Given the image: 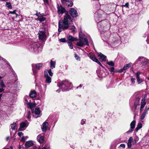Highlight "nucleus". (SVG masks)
Segmentation results:
<instances>
[{"mask_svg": "<svg viewBox=\"0 0 149 149\" xmlns=\"http://www.w3.org/2000/svg\"><path fill=\"white\" fill-rule=\"evenodd\" d=\"M148 25H149V20L148 21Z\"/></svg>", "mask_w": 149, "mask_h": 149, "instance_id": "64", "label": "nucleus"}, {"mask_svg": "<svg viewBox=\"0 0 149 149\" xmlns=\"http://www.w3.org/2000/svg\"><path fill=\"white\" fill-rule=\"evenodd\" d=\"M70 13L73 17H76L78 15L77 11L74 8H72L70 9Z\"/></svg>", "mask_w": 149, "mask_h": 149, "instance_id": "8", "label": "nucleus"}, {"mask_svg": "<svg viewBox=\"0 0 149 149\" xmlns=\"http://www.w3.org/2000/svg\"><path fill=\"white\" fill-rule=\"evenodd\" d=\"M45 4H48V0H43Z\"/></svg>", "mask_w": 149, "mask_h": 149, "instance_id": "52", "label": "nucleus"}, {"mask_svg": "<svg viewBox=\"0 0 149 149\" xmlns=\"http://www.w3.org/2000/svg\"><path fill=\"white\" fill-rule=\"evenodd\" d=\"M68 28L72 30V31H74L76 29L75 26H69V27Z\"/></svg>", "mask_w": 149, "mask_h": 149, "instance_id": "35", "label": "nucleus"}, {"mask_svg": "<svg viewBox=\"0 0 149 149\" xmlns=\"http://www.w3.org/2000/svg\"><path fill=\"white\" fill-rule=\"evenodd\" d=\"M22 140L23 141H25V139L24 137H22Z\"/></svg>", "mask_w": 149, "mask_h": 149, "instance_id": "56", "label": "nucleus"}, {"mask_svg": "<svg viewBox=\"0 0 149 149\" xmlns=\"http://www.w3.org/2000/svg\"><path fill=\"white\" fill-rule=\"evenodd\" d=\"M60 41L62 42H66V39L65 38H61L60 39Z\"/></svg>", "mask_w": 149, "mask_h": 149, "instance_id": "45", "label": "nucleus"}, {"mask_svg": "<svg viewBox=\"0 0 149 149\" xmlns=\"http://www.w3.org/2000/svg\"><path fill=\"white\" fill-rule=\"evenodd\" d=\"M36 15L38 17V18L36 19V20H39L40 22H42L45 20V18L43 17L44 15V14L42 15V14L37 13Z\"/></svg>", "mask_w": 149, "mask_h": 149, "instance_id": "11", "label": "nucleus"}, {"mask_svg": "<svg viewBox=\"0 0 149 149\" xmlns=\"http://www.w3.org/2000/svg\"><path fill=\"white\" fill-rule=\"evenodd\" d=\"M58 86L63 91H68L72 87V84L68 81H61L58 84Z\"/></svg>", "mask_w": 149, "mask_h": 149, "instance_id": "2", "label": "nucleus"}, {"mask_svg": "<svg viewBox=\"0 0 149 149\" xmlns=\"http://www.w3.org/2000/svg\"><path fill=\"white\" fill-rule=\"evenodd\" d=\"M146 113H145L144 112H143V113H142V114L141 116V120H143L144 118L146 116Z\"/></svg>", "mask_w": 149, "mask_h": 149, "instance_id": "36", "label": "nucleus"}, {"mask_svg": "<svg viewBox=\"0 0 149 149\" xmlns=\"http://www.w3.org/2000/svg\"><path fill=\"white\" fill-rule=\"evenodd\" d=\"M124 70L123 69H123H120L119 71V72H123Z\"/></svg>", "mask_w": 149, "mask_h": 149, "instance_id": "57", "label": "nucleus"}, {"mask_svg": "<svg viewBox=\"0 0 149 149\" xmlns=\"http://www.w3.org/2000/svg\"><path fill=\"white\" fill-rule=\"evenodd\" d=\"M27 118L30 119L31 118V113L30 111H28L27 115Z\"/></svg>", "mask_w": 149, "mask_h": 149, "instance_id": "39", "label": "nucleus"}, {"mask_svg": "<svg viewBox=\"0 0 149 149\" xmlns=\"http://www.w3.org/2000/svg\"><path fill=\"white\" fill-rule=\"evenodd\" d=\"M88 56L90 58L92 59V60H93V57L92 56H91L90 54L88 55Z\"/></svg>", "mask_w": 149, "mask_h": 149, "instance_id": "54", "label": "nucleus"}, {"mask_svg": "<svg viewBox=\"0 0 149 149\" xmlns=\"http://www.w3.org/2000/svg\"><path fill=\"white\" fill-rule=\"evenodd\" d=\"M67 42L68 43L70 48L71 49H72L73 48V45L72 42H69V41Z\"/></svg>", "mask_w": 149, "mask_h": 149, "instance_id": "32", "label": "nucleus"}, {"mask_svg": "<svg viewBox=\"0 0 149 149\" xmlns=\"http://www.w3.org/2000/svg\"><path fill=\"white\" fill-rule=\"evenodd\" d=\"M114 68L113 67H112L110 69V71L111 72V73H112V72H114Z\"/></svg>", "mask_w": 149, "mask_h": 149, "instance_id": "47", "label": "nucleus"}, {"mask_svg": "<svg viewBox=\"0 0 149 149\" xmlns=\"http://www.w3.org/2000/svg\"><path fill=\"white\" fill-rule=\"evenodd\" d=\"M129 3H128L127 2V3H126L125 5H123L122 6V7H126L127 8H129Z\"/></svg>", "mask_w": 149, "mask_h": 149, "instance_id": "42", "label": "nucleus"}, {"mask_svg": "<svg viewBox=\"0 0 149 149\" xmlns=\"http://www.w3.org/2000/svg\"><path fill=\"white\" fill-rule=\"evenodd\" d=\"M136 1L138 2L139 1H141V0H135Z\"/></svg>", "mask_w": 149, "mask_h": 149, "instance_id": "61", "label": "nucleus"}, {"mask_svg": "<svg viewBox=\"0 0 149 149\" xmlns=\"http://www.w3.org/2000/svg\"><path fill=\"white\" fill-rule=\"evenodd\" d=\"M44 73L45 77V82L48 84L50 83L51 82V78L48 76V74H49L50 76H52L53 73L52 72L51 70H46L44 71Z\"/></svg>", "mask_w": 149, "mask_h": 149, "instance_id": "5", "label": "nucleus"}, {"mask_svg": "<svg viewBox=\"0 0 149 149\" xmlns=\"http://www.w3.org/2000/svg\"><path fill=\"white\" fill-rule=\"evenodd\" d=\"M3 149H13V147L12 146H10L9 148H4Z\"/></svg>", "mask_w": 149, "mask_h": 149, "instance_id": "55", "label": "nucleus"}, {"mask_svg": "<svg viewBox=\"0 0 149 149\" xmlns=\"http://www.w3.org/2000/svg\"><path fill=\"white\" fill-rule=\"evenodd\" d=\"M56 91L58 93H59L60 92V91L59 90H56Z\"/></svg>", "mask_w": 149, "mask_h": 149, "instance_id": "62", "label": "nucleus"}, {"mask_svg": "<svg viewBox=\"0 0 149 149\" xmlns=\"http://www.w3.org/2000/svg\"><path fill=\"white\" fill-rule=\"evenodd\" d=\"M79 40L77 44V45L79 47H82L84 45H88V42L86 38H83L80 36V33L79 34Z\"/></svg>", "mask_w": 149, "mask_h": 149, "instance_id": "4", "label": "nucleus"}, {"mask_svg": "<svg viewBox=\"0 0 149 149\" xmlns=\"http://www.w3.org/2000/svg\"><path fill=\"white\" fill-rule=\"evenodd\" d=\"M149 110V107H146V108L145 109L144 111V112H145L146 113L148 111V110Z\"/></svg>", "mask_w": 149, "mask_h": 149, "instance_id": "49", "label": "nucleus"}, {"mask_svg": "<svg viewBox=\"0 0 149 149\" xmlns=\"http://www.w3.org/2000/svg\"><path fill=\"white\" fill-rule=\"evenodd\" d=\"M82 85L80 84L79 86L77 87V88H81L82 87Z\"/></svg>", "mask_w": 149, "mask_h": 149, "instance_id": "59", "label": "nucleus"}, {"mask_svg": "<svg viewBox=\"0 0 149 149\" xmlns=\"http://www.w3.org/2000/svg\"><path fill=\"white\" fill-rule=\"evenodd\" d=\"M107 63L108 65H109L111 66H114V63L112 61H110L109 62H108Z\"/></svg>", "mask_w": 149, "mask_h": 149, "instance_id": "37", "label": "nucleus"}, {"mask_svg": "<svg viewBox=\"0 0 149 149\" xmlns=\"http://www.w3.org/2000/svg\"><path fill=\"white\" fill-rule=\"evenodd\" d=\"M137 60L138 61H142V64L143 65H146L148 63V59L144 58L143 57H139Z\"/></svg>", "mask_w": 149, "mask_h": 149, "instance_id": "12", "label": "nucleus"}, {"mask_svg": "<svg viewBox=\"0 0 149 149\" xmlns=\"http://www.w3.org/2000/svg\"><path fill=\"white\" fill-rule=\"evenodd\" d=\"M17 11V10H14L13 11H10L9 14H16V12Z\"/></svg>", "mask_w": 149, "mask_h": 149, "instance_id": "40", "label": "nucleus"}, {"mask_svg": "<svg viewBox=\"0 0 149 149\" xmlns=\"http://www.w3.org/2000/svg\"><path fill=\"white\" fill-rule=\"evenodd\" d=\"M36 66V68L37 70H39L41 68L42 66V64L41 63L37 64L35 65L33 64L32 65V69L33 70V68L35 66Z\"/></svg>", "mask_w": 149, "mask_h": 149, "instance_id": "22", "label": "nucleus"}, {"mask_svg": "<svg viewBox=\"0 0 149 149\" xmlns=\"http://www.w3.org/2000/svg\"><path fill=\"white\" fill-rule=\"evenodd\" d=\"M3 88H0V93L4 91V89ZM2 94H0V100H1V97H2Z\"/></svg>", "mask_w": 149, "mask_h": 149, "instance_id": "41", "label": "nucleus"}, {"mask_svg": "<svg viewBox=\"0 0 149 149\" xmlns=\"http://www.w3.org/2000/svg\"><path fill=\"white\" fill-rule=\"evenodd\" d=\"M6 5V6L9 9H11L13 8V6L10 2H7Z\"/></svg>", "mask_w": 149, "mask_h": 149, "instance_id": "29", "label": "nucleus"}, {"mask_svg": "<svg viewBox=\"0 0 149 149\" xmlns=\"http://www.w3.org/2000/svg\"><path fill=\"white\" fill-rule=\"evenodd\" d=\"M133 141V139L132 137H130L129 140H128V142L132 143Z\"/></svg>", "mask_w": 149, "mask_h": 149, "instance_id": "43", "label": "nucleus"}, {"mask_svg": "<svg viewBox=\"0 0 149 149\" xmlns=\"http://www.w3.org/2000/svg\"><path fill=\"white\" fill-rule=\"evenodd\" d=\"M29 124L27 121L22 122L20 124V127L21 128L26 127Z\"/></svg>", "mask_w": 149, "mask_h": 149, "instance_id": "21", "label": "nucleus"}, {"mask_svg": "<svg viewBox=\"0 0 149 149\" xmlns=\"http://www.w3.org/2000/svg\"><path fill=\"white\" fill-rule=\"evenodd\" d=\"M48 125V123L47 122H44L41 127L42 130L43 132H45L47 129V127Z\"/></svg>", "mask_w": 149, "mask_h": 149, "instance_id": "18", "label": "nucleus"}, {"mask_svg": "<svg viewBox=\"0 0 149 149\" xmlns=\"http://www.w3.org/2000/svg\"><path fill=\"white\" fill-rule=\"evenodd\" d=\"M56 62L55 61H53L51 60L50 62V67L52 69L55 68Z\"/></svg>", "mask_w": 149, "mask_h": 149, "instance_id": "25", "label": "nucleus"}, {"mask_svg": "<svg viewBox=\"0 0 149 149\" xmlns=\"http://www.w3.org/2000/svg\"><path fill=\"white\" fill-rule=\"evenodd\" d=\"M37 95L36 92L35 91H31L29 94L30 96L32 98H33L36 97Z\"/></svg>", "mask_w": 149, "mask_h": 149, "instance_id": "27", "label": "nucleus"}, {"mask_svg": "<svg viewBox=\"0 0 149 149\" xmlns=\"http://www.w3.org/2000/svg\"><path fill=\"white\" fill-rule=\"evenodd\" d=\"M33 145V143L32 141H30L26 142L25 145L26 148H29L32 146Z\"/></svg>", "mask_w": 149, "mask_h": 149, "instance_id": "23", "label": "nucleus"}, {"mask_svg": "<svg viewBox=\"0 0 149 149\" xmlns=\"http://www.w3.org/2000/svg\"><path fill=\"white\" fill-rule=\"evenodd\" d=\"M61 1L62 4L68 7H71L73 5L72 1L70 0H61Z\"/></svg>", "mask_w": 149, "mask_h": 149, "instance_id": "7", "label": "nucleus"}, {"mask_svg": "<svg viewBox=\"0 0 149 149\" xmlns=\"http://www.w3.org/2000/svg\"><path fill=\"white\" fill-rule=\"evenodd\" d=\"M67 37L68 38L67 40V42L68 41L69 42L74 41L77 40V38L74 37L70 35H68L67 36Z\"/></svg>", "mask_w": 149, "mask_h": 149, "instance_id": "16", "label": "nucleus"}, {"mask_svg": "<svg viewBox=\"0 0 149 149\" xmlns=\"http://www.w3.org/2000/svg\"><path fill=\"white\" fill-rule=\"evenodd\" d=\"M42 149H50L49 145L47 144H46Z\"/></svg>", "mask_w": 149, "mask_h": 149, "instance_id": "34", "label": "nucleus"}, {"mask_svg": "<svg viewBox=\"0 0 149 149\" xmlns=\"http://www.w3.org/2000/svg\"><path fill=\"white\" fill-rule=\"evenodd\" d=\"M37 139L39 143H42L44 142V136L39 134L37 137Z\"/></svg>", "mask_w": 149, "mask_h": 149, "instance_id": "17", "label": "nucleus"}, {"mask_svg": "<svg viewBox=\"0 0 149 149\" xmlns=\"http://www.w3.org/2000/svg\"><path fill=\"white\" fill-rule=\"evenodd\" d=\"M24 147L22 145H20L19 147V149H23Z\"/></svg>", "mask_w": 149, "mask_h": 149, "instance_id": "53", "label": "nucleus"}, {"mask_svg": "<svg viewBox=\"0 0 149 149\" xmlns=\"http://www.w3.org/2000/svg\"><path fill=\"white\" fill-rule=\"evenodd\" d=\"M29 49L30 51L37 53L42 50V47L38 43L34 42L29 46Z\"/></svg>", "mask_w": 149, "mask_h": 149, "instance_id": "3", "label": "nucleus"}, {"mask_svg": "<svg viewBox=\"0 0 149 149\" xmlns=\"http://www.w3.org/2000/svg\"><path fill=\"white\" fill-rule=\"evenodd\" d=\"M18 134L20 137H21L23 135V134L22 132H20L18 133Z\"/></svg>", "mask_w": 149, "mask_h": 149, "instance_id": "48", "label": "nucleus"}, {"mask_svg": "<svg viewBox=\"0 0 149 149\" xmlns=\"http://www.w3.org/2000/svg\"><path fill=\"white\" fill-rule=\"evenodd\" d=\"M127 146L128 148H130L132 146V144L131 143L128 142L127 143Z\"/></svg>", "mask_w": 149, "mask_h": 149, "instance_id": "44", "label": "nucleus"}, {"mask_svg": "<svg viewBox=\"0 0 149 149\" xmlns=\"http://www.w3.org/2000/svg\"><path fill=\"white\" fill-rule=\"evenodd\" d=\"M15 15H16V17H17L19 16V15H18L16 13V14H15Z\"/></svg>", "mask_w": 149, "mask_h": 149, "instance_id": "60", "label": "nucleus"}, {"mask_svg": "<svg viewBox=\"0 0 149 149\" xmlns=\"http://www.w3.org/2000/svg\"><path fill=\"white\" fill-rule=\"evenodd\" d=\"M86 120L85 119H83L81 121V125H83L85 123Z\"/></svg>", "mask_w": 149, "mask_h": 149, "instance_id": "46", "label": "nucleus"}, {"mask_svg": "<svg viewBox=\"0 0 149 149\" xmlns=\"http://www.w3.org/2000/svg\"><path fill=\"white\" fill-rule=\"evenodd\" d=\"M58 12L59 14H63L65 11V9L61 6H59L58 4L57 5Z\"/></svg>", "mask_w": 149, "mask_h": 149, "instance_id": "10", "label": "nucleus"}, {"mask_svg": "<svg viewBox=\"0 0 149 149\" xmlns=\"http://www.w3.org/2000/svg\"><path fill=\"white\" fill-rule=\"evenodd\" d=\"M25 104H26L27 107L30 108L32 110H33L32 109L36 106L35 104L30 102H25Z\"/></svg>", "mask_w": 149, "mask_h": 149, "instance_id": "19", "label": "nucleus"}, {"mask_svg": "<svg viewBox=\"0 0 149 149\" xmlns=\"http://www.w3.org/2000/svg\"><path fill=\"white\" fill-rule=\"evenodd\" d=\"M10 126L11 129L13 130L17 129V128L16 122H14L13 124H11Z\"/></svg>", "mask_w": 149, "mask_h": 149, "instance_id": "26", "label": "nucleus"}, {"mask_svg": "<svg viewBox=\"0 0 149 149\" xmlns=\"http://www.w3.org/2000/svg\"><path fill=\"white\" fill-rule=\"evenodd\" d=\"M0 87L2 88L5 87V86L3 81H0Z\"/></svg>", "mask_w": 149, "mask_h": 149, "instance_id": "33", "label": "nucleus"}, {"mask_svg": "<svg viewBox=\"0 0 149 149\" xmlns=\"http://www.w3.org/2000/svg\"><path fill=\"white\" fill-rule=\"evenodd\" d=\"M146 98L147 95L146 94L142 98L141 100V108H144L146 105Z\"/></svg>", "mask_w": 149, "mask_h": 149, "instance_id": "13", "label": "nucleus"}, {"mask_svg": "<svg viewBox=\"0 0 149 149\" xmlns=\"http://www.w3.org/2000/svg\"><path fill=\"white\" fill-rule=\"evenodd\" d=\"M143 108H141V107H140V112H142V111H143Z\"/></svg>", "mask_w": 149, "mask_h": 149, "instance_id": "58", "label": "nucleus"}, {"mask_svg": "<svg viewBox=\"0 0 149 149\" xmlns=\"http://www.w3.org/2000/svg\"><path fill=\"white\" fill-rule=\"evenodd\" d=\"M132 83L133 84H134L135 82V79L134 78H132L131 79Z\"/></svg>", "mask_w": 149, "mask_h": 149, "instance_id": "38", "label": "nucleus"}, {"mask_svg": "<svg viewBox=\"0 0 149 149\" xmlns=\"http://www.w3.org/2000/svg\"><path fill=\"white\" fill-rule=\"evenodd\" d=\"M142 127V124L141 123H139L137 125L136 129V131L137 132Z\"/></svg>", "mask_w": 149, "mask_h": 149, "instance_id": "31", "label": "nucleus"}, {"mask_svg": "<svg viewBox=\"0 0 149 149\" xmlns=\"http://www.w3.org/2000/svg\"><path fill=\"white\" fill-rule=\"evenodd\" d=\"M94 61H95L97 63L99 64L100 66H102L103 68H104L103 66L101 63L99 62L98 60L94 56Z\"/></svg>", "mask_w": 149, "mask_h": 149, "instance_id": "30", "label": "nucleus"}, {"mask_svg": "<svg viewBox=\"0 0 149 149\" xmlns=\"http://www.w3.org/2000/svg\"><path fill=\"white\" fill-rule=\"evenodd\" d=\"M39 39L40 40H44L46 38V34L44 31H40L38 32Z\"/></svg>", "mask_w": 149, "mask_h": 149, "instance_id": "9", "label": "nucleus"}, {"mask_svg": "<svg viewBox=\"0 0 149 149\" xmlns=\"http://www.w3.org/2000/svg\"><path fill=\"white\" fill-rule=\"evenodd\" d=\"M9 138V137H7L6 138L7 140H8V139Z\"/></svg>", "mask_w": 149, "mask_h": 149, "instance_id": "63", "label": "nucleus"}, {"mask_svg": "<svg viewBox=\"0 0 149 149\" xmlns=\"http://www.w3.org/2000/svg\"><path fill=\"white\" fill-rule=\"evenodd\" d=\"M32 113L33 116L36 118L39 117L41 115V111L39 108H36L34 110L33 109Z\"/></svg>", "mask_w": 149, "mask_h": 149, "instance_id": "6", "label": "nucleus"}, {"mask_svg": "<svg viewBox=\"0 0 149 149\" xmlns=\"http://www.w3.org/2000/svg\"><path fill=\"white\" fill-rule=\"evenodd\" d=\"M72 23V20L70 16L68 14H65L63 19L60 20L58 22V31L61 32L64 29H68L69 27V25Z\"/></svg>", "mask_w": 149, "mask_h": 149, "instance_id": "1", "label": "nucleus"}, {"mask_svg": "<svg viewBox=\"0 0 149 149\" xmlns=\"http://www.w3.org/2000/svg\"><path fill=\"white\" fill-rule=\"evenodd\" d=\"M98 54V56L100 57V58L103 61H106L107 56L101 53Z\"/></svg>", "mask_w": 149, "mask_h": 149, "instance_id": "20", "label": "nucleus"}, {"mask_svg": "<svg viewBox=\"0 0 149 149\" xmlns=\"http://www.w3.org/2000/svg\"><path fill=\"white\" fill-rule=\"evenodd\" d=\"M120 147L123 148H125V145L124 144H121L120 145Z\"/></svg>", "mask_w": 149, "mask_h": 149, "instance_id": "51", "label": "nucleus"}, {"mask_svg": "<svg viewBox=\"0 0 149 149\" xmlns=\"http://www.w3.org/2000/svg\"><path fill=\"white\" fill-rule=\"evenodd\" d=\"M132 65V63H131L125 65L123 67V69L124 70H126L128 69Z\"/></svg>", "mask_w": 149, "mask_h": 149, "instance_id": "28", "label": "nucleus"}, {"mask_svg": "<svg viewBox=\"0 0 149 149\" xmlns=\"http://www.w3.org/2000/svg\"><path fill=\"white\" fill-rule=\"evenodd\" d=\"M75 58L77 60H80V58H79L77 54L75 55Z\"/></svg>", "mask_w": 149, "mask_h": 149, "instance_id": "50", "label": "nucleus"}, {"mask_svg": "<svg viewBox=\"0 0 149 149\" xmlns=\"http://www.w3.org/2000/svg\"><path fill=\"white\" fill-rule=\"evenodd\" d=\"M141 73L140 72H138L136 73V79L138 84L141 83L143 81V80L141 78H140L139 75Z\"/></svg>", "mask_w": 149, "mask_h": 149, "instance_id": "14", "label": "nucleus"}, {"mask_svg": "<svg viewBox=\"0 0 149 149\" xmlns=\"http://www.w3.org/2000/svg\"><path fill=\"white\" fill-rule=\"evenodd\" d=\"M136 124L135 120L133 121L130 124V129L127 132V133H130L132 132L133 129L134 128Z\"/></svg>", "mask_w": 149, "mask_h": 149, "instance_id": "15", "label": "nucleus"}, {"mask_svg": "<svg viewBox=\"0 0 149 149\" xmlns=\"http://www.w3.org/2000/svg\"><path fill=\"white\" fill-rule=\"evenodd\" d=\"M140 100V98L139 97H138L136 99L134 103V105L135 107V109H136L138 106L139 105Z\"/></svg>", "mask_w": 149, "mask_h": 149, "instance_id": "24", "label": "nucleus"}]
</instances>
